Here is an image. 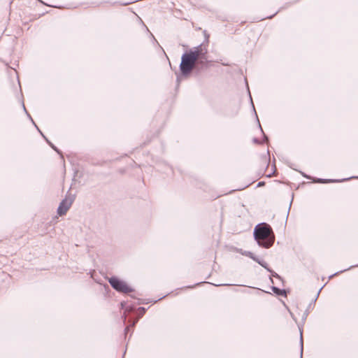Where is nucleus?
Instances as JSON below:
<instances>
[{
	"instance_id": "obj_1",
	"label": "nucleus",
	"mask_w": 358,
	"mask_h": 358,
	"mask_svg": "<svg viewBox=\"0 0 358 358\" xmlns=\"http://www.w3.org/2000/svg\"><path fill=\"white\" fill-rule=\"evenodd\" d=\"M255 238L258 243L268 248L273 245L274 243V234L271 226L265 222L257 224L254 231Z\"/></svg>"
},
{
	"instance_id": "obj_2",
	"label": "nucleus",
	"mask_w": 358,
	"mask_h": 358,
	"mask_svg": "<svg viewBox=\"0 0 358 358\" xmlns=\"http://www.w3.org/2000/svg\"><path fill=\"white\" fill-rule=\"evenodd\" d=\"M199 56L200 52L199 50H189L182 55L180 69L183 76H187L190 74Z\"/></svg>"
},
{
	"instance_id": "obj_3",
	"label": "nucleus",
	"mask_w": 358,
	"mask_h": 358,
	"mask_svg": "<svg viewBox=\"0 0 358 358\" xmlns=\"http://www.w3.org/2000/svg\"><path fill=\"white\" fill-rule=\"evenodd\" d=\"M109 282L110 285L118 292L129 293L132 291L131 287H129L124 281L120 280L117 278H110L109 279Z\"/></svg>"
},
{
	"instance_id": "obj_4",
	"label": "nucleus",
	"mask_w": 358,
	"mask_h": 358,
	"mask_svg": "<svg viewBox=\"0 0 358 358\" xmlns=\"http://www.w3.org/2000/svg\"><path fill=\"white\" fill-rule=\"evenodd\" d=\"M73 203V199L65 198L60 203L57 212L60 215H64L71 207Z\"/></svg>"
},
{
	"instance_id": "obj_5",
	"label": "nucleus",
	"mask_w": 358,
	"mask_h": 358,
	"mask_svg": "<svg viewBox=\"0 0 358 358\" xmlns=\"http://www.w3.org/2000/svg\"><path fill=\"white\" fill-rule=\"evenodd\" d=\"M247 256L250 257V258L253 259L255 261L257 262L259 264H260L262 266H264L263 264H262L259 261H258L254 256L252 252H248L247 254Z\"/></svg>"
},
{
	"instance_id": "obj_6",
	"label": "nucleus",
	"mask_w": 358,
	"mask_h": 358,
	"mask_svg": "<svg viewBox=\"0 0 358 358\" xmlns=\"http://www.w3.org/2000/svg\"><path fill=\"white\" fill-rule=\"evenodd\" d=\"M273 289L278 294H282L283 293H285V290L280 289H278L277 287H273Z\"/></svg>"
},
{
	"instance_id": "obj_7",
	"label": "nucleus",
	"mask_w": 358,
	"mask_h": 358,
	"mask_svg": "<svg viewBox=\"0 0 358 358\" xmlns=\"http://www.w3.org/2000/svg\"><path fill=\"white\" fill-rule=\"evenodd\" d=\"M278 12H276L275 13H273V15L271 17H268V18H271L273 16L277 14Z\"/></svg>"
},
{
	"instance_id": "obj_8",
	"label": "nucleus",
	"mask_w": 358,
	"mask_h": 358,
	"mask_svg": "<svg viewBox=\"0 0 358 358\" xmlns=\"http://www.w3.org/2000/svg\"><path fill=\"white\" fill-rule=\"evenodd\" d=\"M204 36H205L206 38H207L209 37V36H208V35L207 36L206 34H204Z\"/></svg>"
},
{
	"instance_id": "obj_9",
	"label": "nucleus",
	"mask_w": 358,
	"mask_h": 358,
	"mask_svg": "<svg viewBox=\"0 0 358 358\" xmlns=\"http://www.w3.org/2000/svg\"><path fill=\"white\" fill-rule=\"evenodd\" d=\"M320 182H326V181H324L322 180H320Z\"/></svg>"
},
{
	"instance_id": "obj_10",
	"label": "nucleus",
	"mask_w": 358,
	"mask_h": 358,
	"mask_svg": "<svg viewBox=\"0 0 358 358\" xmlns=\"http://www.w3.org/2000/svg\"><path fill=\"white\" fill-rule=\"evenodd\" d=\"M336 180H329V182H335Z\"/></svg>"
},
{
	"instance_id": "obj_11",
	"label": "nucleus",
	"mask_w": 358,
	"mask_h": 358,
	"mask_svg": "<svg viewBox=\"0 0 358 358\" xmlns=\"http://www.w3.org/2000/svg\"><path fill=\"white\" fill-rule=\"evenodd\" d=\"M357 178H358V177H357Z\"/></svg>"
}]
</instances>
